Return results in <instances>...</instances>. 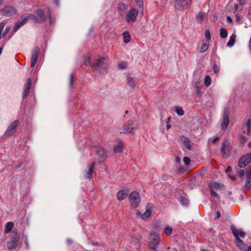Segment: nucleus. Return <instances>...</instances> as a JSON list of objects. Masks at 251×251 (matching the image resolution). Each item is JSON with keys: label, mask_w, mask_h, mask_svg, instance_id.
Masks as SVG:
<instances>
[{"label": "nucleus", "mask_w": 251, "mask_h": 251, "mask_svg": "<svg viewBox=\"0 0 251 251\" xmlns=\"http://www.w3.org/2000/svg\"><path fill=\"white\" fill-rule=\"evenodd\" d=\"M128 193V190L127 189H124L120 190L118 192L117 195V199L119 201L123 200Z\"/></svg>", "instance_id": "aec40b11"}, {"label": "nucleus", "mask_w": 251, "mask_h": 251, "mask_svg": "<svg viewBox=\"0 0 251 251\" xmlns=\"http://www.w3.org/2000/svg\"><path fill=\"white\" fill-rule=\"evenodd\" d=\"M231 230L235 237L237 246L242 250H246L247 245L243 243L242 240L239 238V237L244 238L246 235L245 232L242 230H238L234 226H231Z\"/></svg>", "instance_id": "f257e3e1"}, {"label": "nucleus", "mask_w": 251, "mask_h": 251, "mask_svg": "<svg viewBox=\"0 0 251 251\" xmlns=\"http://www.w3.org/2000/svg\"><path fill=\"white\" fill-rule=\"evenodd\" d=\"M227 32L224 28L220 29V36L223 38H225L227 37Z\"/></svg>", "instance_id": "f704fd0d"}, {"label": "nucleus", "mask_w": 251, "mask_h": 251, "mask_svg": "<svg viewBox=\"0 0 251 251\" xmlns=\"http://www.w3.org/2000/svg\"><path fill=\"white\" fill-rule=\"evenodd\" d=\"M19 240V236L17 233H15L13 234L10 241L7 242V247L10 250L15 249L17 243Z\"/></svg>", "instance_id": "9d476101"}, {"label": "nucleus", "mask_w": 251, "mask_h": 251, "mask_svg": "<svg viewBox=\"0 0 251 251\" xmlns=\"http://www.w3.org/2000/svg\"><path fill=\"white\" fill-rule=\"evenodd\" d=\"M227 21L228 23H231L232 22V19H231V18L230 16H228L227 17Z\"/></svg>", "instance_id": "13d9d810"}, {"label": "nucleus", "mask_w": 251, "mask_h": 251, "mask_svg": "<svg viewBox=\"0 0 251 251\" xmlns=\"http://www.w3.org/2000/svg\"><path fill=\"white\" fill-rule=\"evenodd\" d=\"M244 251H251V246L249 247L246 246V249L244 250Z\"/></svg>", "instance_id": "6e6d98bb"}, {"label": "nucleus", "mask_w": 251, "mask_h": 251, "mask_svg": "<svg viewBox=\"0 0 251 251\" xmlns=\"http://www.w3.org/2000/svg\"><path fill=\"white\" fill-rule=\"evenodd\" d=\"M244 171L243 170H240L238 173V176L240 177H241L244 176Z\"/></svg>", "instance_id": "3c124183"}, {"label": "nucleus", "mask_w": 251, "mask_h": 251, "mask_svg": "<svg viewBox=\"0 0 251 251\" xmlns=\"http://www.w3.org/2000/svg\"><path fill=\"white\" fill-rule=\"evenodd\" d=\"M94 166L95 163L93 162L88 165L85 170V174H84L85 177L87 178H90L91 177L93 172Z\"/></svg>", "instance_id": "f3484780"}, {"label": "nucleus", "mask_w": 251, "mask_h": 251, "mask_svg": "<svg viewBox=\"0 0 251 251\" xmlns=\"http://www.w3.org/2000/svg\"><path fill=\"white\" fill-rule=\"evenodd\" d=\"M67 243L69 244H70L71 243H72V241L71 239H67Z\"/></svg>", "instance_id": "052dcab7"}, {"label": "nucleus", "mask_w": 251, "mask_h": 251, "mask_svg": "<svg viewBox=\"0 0 251 251\" xmlns=\"http://www.w3.org/2000/svg\"><path fill=\"white\" fill-rule=\"evenodd\" d=\"M211 195V196L213 198H218V195L216 193V192L215 191V190H210Z\"/></svg>", "instance_id": "09e8293b"}, {"label": "nucleus", "mask_w": 251, "mask_h": 251, "mask_svg": "<svg viewBox=\"0 0 251 251\" xmlns=\"http://www.w3.org/2000/svg\"><path fill=\"white\" fill-rule=\"evenodd\" d=\"M135 2L137 4V7L141 9H143V0H135Z\"/></svg>", "instance_id": "58836bf2"}, {"label": "nucleus", "mask_w": 251, "mask_h": 251, "mask_svg": "<svg viewBox=\"0 0 251 251\" xmlns=\"http://www.w3.org/2000/svg\"><path fill=\"white\" fill-rule=\"evenodd\" d=\"M177 199L183 205H187L188 204V199L185 196H180L178 197Z\"/></svg>", "instance_id": "c85d7f7f"}, {"label": "nucleus", "mask_w": 251, "mask_h": 251, "mask_svg": "<svg viewBox=\"0 0 251 251\" xmlns=\"http://www.w3.org/2000/svg\"><path fill=\"white\" fill-rule=\"evenodd\" d=\"M232 149L230 144L226 140H225L222 143L221 152L223 156L228 154Z\"/></svg>", "instance_id": "ddd939ff"}, {"label": "nucleus", "mask_w": 251, "mask_h": 251, "mask_svg": "<svg viewBox=\"0 0 251 251\" xmlns=\"http://www.w3.org/2000/svg\"><path fill=\"white\" fill-rule=\"evenodd\" d=\"M211 82V78L210 76L207 75L205 77L204 81V84L205 86L208 87L210 86Z\"/></svg>", "instance_id": "473e14b6"}, {"label": "nucleus", "mask_w": 251, "mask_h": 251, "mask_svg": "<svg viewBox=\"0 0 251 251\" xmlns=\"http://www.w3.org/2000/svg\"><path fill=\"white\" fill-rule=\"evenodd\" d=\"M27 15L29 20H32L34 23H42L46 19L45 15L42 9L37 10L35 13V15L27 14Z\"/></svg>", "instance_id": "7ed1b4c3"}, {"label": "nucleus", "mask_w": 251, "mask_h": 251, "mask_svg": "<svg viewBox=\"0 0 251 251\" xmlns=\"http://www.w3.org/2000/svg\"><path fill=\"white\" fill-rule=\"evenodd\" d=\"M127 64H119L118 68L121 70H124L127 67Z\"/></svg>", "instance_id": "de8ad7c7"}, {"label": "nucleus", "mask_w": 251, "mask_h": 251, "mask_svg": "<svg viewBox=\"0 0 251 251\" xmlns=\"http://www.w3.org/2000/svg\"><path fill=\"white\" fill-rule=\"evenodd\" d=\"M183 162L186 166H188L190 162V159L188 157H184L183 158Z\"/></svg>", "instance_id": "a18cd8bd"}, {"label": "nucleus", "mask_w": 251, "mask_h": 251, "mask_svg": "<svg viewBox=\"0 0 251 251\" xmlns=\"http://www.w3.org/2000/svg\"><path fill=\"white\" fill-rule=\"evenodd\" d=\"M180 158H179V157H177L176 158V161L177 162H180Z\"/></svg>", "instance_id": "680f3d73"}, {"label": "nucleus", "mask_w": 251, "mask_h": 251, "mask_svg": "<svg viewBox=\"0 0 251 251\" xmlns=\"http://www.w3.org/2000/svg\"><path fill=\"white\" fill-rule=\"evenodd\" d=\"M74 84V75L73 74H71L70 75L69 78V85L70 86H73Z\"/></svg>", "instance_id": "37998d69"}, {"label": "nucleus", "mask_w": 251, "mask_h": 251, "mask_svg": "<svg viewBox=\"0 0 251 251\" xmlns=\"http://www.w3.org/2000/svg\"><path fill=\"white\" fill-rule=\"evenodd\" d=\"M219 140V137H215L214 139H213L212 141V142L213 143H216L217 141H218Z\"/></svg>", "instance_id": "603ef678"}, {"label": "nucleus", "mask_w": 251, "mask_h": 251, "mask_svg": "<svg viewBox=\"0 0 251 251\" xmlns=\"http://www.w3.org/2000/svg\"><path fill=\"white\" fill-rule=\"evenodd\" d=\"M175 111L179 116H182L184 114L182 108L179 106H176L175 107Z\"/></svg>", "instance_id": "72a5a7b5"}, {"label": "nucleus", "mask_w": 251, "mask_h": 251, "mask_svg": "<svg viewBox=\"0 0 251 251\" xmlns=\"http://www.w3.org/2000/svg\"><path fill=\"white\" fill-rule=\"evenodd\" d=\"M222 185L221 183L214 182L210 185V190H218L221 189Z\"/></svg>", "instance_id": "4be33fe9"}, {"label": "nucleus", "mask_w": 251, "mask_h": 251, "mask_svg": "<svg viewBox=\"0 0 251 251\" xmlns=\"http://www.w3.org/2000/svg\"><path fill=\"white\" fill-rule=\"evenodd\" d=\"M138 14V11L135 8H131L126 15V21L128 23H134L136 21Z\"/></svg>", "instance_id": "39448f33"}, {"label": "nucleus", "mask_w": 251, "mask_h": 251, "mask_svg": "<svg viewBox=\"0 0 251 251\" xmlns=\"http://www.w3.org/2000/svg\"><path fill=\"white\" fill-rule=\"evenodd\" d=\"M234 7H235V11H237L238 8V6L237 4H235V6H234Z\"/></svg>", "instance_id": "0e129e2a"}, {"label": "nucleus", "mask_w": 251, "mask_h": 251, "mask_svg": "<svg viewBox=\"0 0 251 251\" xmlns=\"http://www.w3.org/2000/svg\"><path fill=\"white\" fill-rule=\"evenodd\" d=\"M230 177L233 179H235V176H230Z\"/></svg>", "instance_id": "338daca9"}, {"label": "nucleus", "mask_w": 251, "mask_h": 251, "mask_svg": "<svg viewBox=\"0 0 251 251\" xmlns=\"http://www.w3.org/2000/svg\"><path fill=\"white\" fill-rule=\"evenodd\" d=\"M153 208V204L149 203L146 207V211L141 215V218L144 221L147 220L151 216Z\"/></svg>", "instance_id": "f8f14e48"}, {"label": "nucleus", "mask_w": 251, "mask_h": 251, "mask_svg": "<svg viewBox=\"0 0 251 251\" xmlns=\"http://www.w3.org/2000/svg\"><path fill=\"white\" fill-rule=\"evenodd\" d=\"M231 170V167L230 166H228L227 168L226 169L225 171L226 173H228Z\"/></svg>", "instance_id": "4d7b16f0"}, {"label": "nucleus", "mask_w": 251, "mask_h": 251, "mask_svg": "<svg viewBox=\"0 0 251 251\" xmlns=\"http://www.w3.org/2000/svg\"><path fill=\"white\" fill-rule=\"evenodd\" d=\"M123 150V145L122 143H119L118 145L114 147L113 151L115 153H120Z\"/></svg>", "instance_id": "b1692460"}, {"label": "nucleus", "mask_w": 251, "mask_h": 251, "mask_svg": "<svg viewBox=\"0 0 251 251\" xmlns=\"http://www.w3.org/2000/svg\"><path fill=\"white\" fill-rule=\"evenodd\" d=\"M245 187L250 188L251 187V173H248Z\"/></svg>", "instance_id": "393cba45"}, {"label": "nucleus", "mask_w": 251, "mask_h": 251, "mask_svg": "<svg viewBox=\"0 0 251 251\" xmlns=\"http://www.w3.org/2000/svg\"><path fill=\"white\" fill-rule=\"evenodd\" d=\"M55 4H56V5H59L58 0H55Z\"/></svg>", "instance_id": "69168bd1"}, {"label": "nucleus", "mask_w": 251, "mask_h": 251, "mask_svg": "<svg viewBox=\"0 0 251 251\" xmlns=\"http://www.w3.org/2000/svg\"><path fill=\"white\" fill-rule=\"evenodd\" d=\"M124 41L126 43H128L130 40V35L128 31H125L123 33Z\"/></svg>", "instance_id": "bb28decb"}, {"label": "nucleus", "mask_w": 251, "mask_h": 251, "mask_svg": "<svg viewBox=\"0 0 251 251\" xmlns=\"http://www.w3.org/2000/svg\"><path fill=\"white\" fill-rule=\"evenodd\" d=\"M97 152L99 156V163L103 162L105 159L107 157V154L105 149L102 147H99L97 148Z\"/></svg>", "instance_id": "9b49d317"}, {"label": "nucleus", "mask_w": 251, "mask_h": 251, "mask_svg": "<svg viewBox=\"0 0 251 251\" xmlns=\"http://www.w3.org/2000/svg\"><path fill=\"white\" fill-rule=\"evenodd\" d=\"M102 64H92V68L96 71L98 72H101V71L100 70V66Z\"/></svg>", "instance_id": "e433bc0d"}, {"label": "nucleus", "mask_w": 251, "mask_h": 251, "mask_svg": "<svg viewBox=\"0 0 251 251\" xmlns=\"http://www.w3.org/2000/svg\"><path fill=\"white\" fill-rule=\"evenodd\" d=\"M15 13V10L14 8L11 6L5 7L2 11V14L6 17H9Z\"/></svg>", "instance_id": "a211bd4d"}, {"label": "nucleus", "mask_w": 251, "mask_h": 251, "mask_svg": "<svg viewBox=\"0 0 251 251\" xmlns=\"http://www.w3.org/2000/svg\"><path fill=\"white\" fill-rule=\"evenodd\" d=\"M31 78H28L26 80V81L24 85V93L23 94V99H25L27 97L28 94H29V90H30V87H31Z\"/></svg>", "instance_id": "dca6fc26"}, {"label": "nucleus", "mask_w": 251, "mask_h": 251, "mask_svg": "<svg viewBox=\"0 0 251 251\" xmlns=\"http://www.w3.org/2000/svg\"><path fill=\"white\" fill-rule=\"evenodd\" d=\"M229 124V118L228 110L225 108L223 113V121L221 124V128L222 130H226Z\"/></svg>", "instance_id": "4468645a"}, {"label": "nucleus", "mask_w": 251, "mask_h": 251, "mask_svg": "<svg viewBox=\"0 0 251 251\" xmlns=\"http://www.w3.org/2000/svg\"><path fill=\"white\" fill-rule=\"evenodd\" d=\"M166 127H167V129H169V128H171V125L167 124V125H166Z\"/></svg>", "instance_id": "e2e57ef3"}, {"label": "nucleus", "mask_w": 251, "mask_h": 251, "mask_svg": "<svg viewBox=\"0 0 251 251\" xmlns=\"http://www.w3.org/2000/svg\"><path fill=\"white\" fill-rule=\"evenodd\" d=\"M39 50V48L37 47L33 48L31 53V63H36L37 61Z\"/></svg>", "instance_id": "6ab92c4d"}, {"label": "nucleus", "mask_w": 251, "mask_h": 251, "mask_svg": "<svg viewBox=\"0 0 251 251\" xmlns=\"http://www.w3.org/2000/svg\"><path fill=\"white\" fill-rule=\"evenodd\" d=\"M216 214H217V217L216 218H220V216H221V214H220V212L219 211H217V212H216Z\"/></svg>", "instance_id": "bf43d9fd"}, {"label": "nucleus", "mask_w": 251, "mask_h": 251, "mask_svg": "<svg viewBox=\"0 0 251 251\" xmlns=\"http://www.w3.org/2000/svg\"><path fill=\"white\" fill-rule=\"evenodd\" d=\"M239 2L240 5H243L245 4L246 0H238Z\"/></svg>", "instance_id": "864d4df0"}, {"label": "nucleus", "mask_w": 251, "mask_h": 251, "mask_svg": "<svg viewBox=\"0 0 251 251\" xmlns=\"http://www.w3.org/2000/svg\"><path fill=\"white\" fill-rule=\"evenodd\" d=\"M236 19L237 22H239L241 20V17L238 15H236Z\"/></svg>", "instance_id": "5fc2aeb1"}, {"label": "nucleus", "mask_w": 251, "mask_h": 251, "mask_svg": "<svg viewBox=\"0 0 251 251\" xmlns=\"http://www.w3.org/2000/svg\"><path fill=\"white\" fill-rule=\"evenodd\" d=\"M247 127V134L250 135L251 132V119H249L246 124Z\"/></svg>", "instance_id": "7c9ffc66"}, {"label": "nucleus", "mask_w": 251, "mask_h": 251, "mask_svg": "<svg viewBox=\"0 0 251 251\" xmlns=\"http://www.w3.org/2000/svg\"><path fill=\"white\" fill-rule=\"evenodd\" d=\"M172 230L173 228L171 226H167L165 228H164V232L165 234H166L167 235H170L172 233Z\"/></svg>", "instance_id": "2f4dec72"}, {"label": "nucleus", "mask_w": 251, "mask_h": 251, "mask_svg": "<svg viewBox=\"0 0 251 251\" xmlns=\"http://www.w3.org/2000/svg\"><path fill=\"white\" fill-rule=\"evenodd\" d=\"M129 201L132 207H137L141 201L140 196L139 193L135 191L131 193L129 196Z\"/></svg>", "instance_id": "423d86ee"}, {"label": "nucleus", "mask_w": 251, "mask_h": 251, "mask_svg": "<svg viewBox=\"0 0 251 251\" xmlns=\"http://www.w3.org/2000/svg\"><path fill=\"white\" fill-rule=\"evenodd\" d=\"M29 20L27 14L23 15L20 19L18 21L15 25L13 32H11L12 36L15 32L17 31L22 26H23L27 21Z\"/></svg>", "instance_id": "0eeeda50"}, {"label": "nucleus", "mask_w": 251, "mask_h": 251, "mask_svg": "<svg viewBox=\"0 0 251 251\" xmlns=\"http://www.w3.org/2000/svg\"><path fill=\"white\" fill-rule=\"evenodd\" d=\"M213 70H214V72L215 73H218L220 70V68L219 67L216 65H214L213 66Z\"/></svg>", "instance_id": "8fccbe9b"}, {"label": "nucleus", "mask_w": 251, "mask_h": 251, "mask_svg": "<svg viewBox=\"0 0 251 251\" xmlns=\"http://www.w3.org/2000/svg\"><path fill=\"white\" fill-rule=\"evenodd\" d=\"M13 223L9 222L6 223L5 226V233L6 234L9 233L13 227Z\"/></svg>", "instance_id": "a878e982"}, {"label": "nucleus", "mask_w": 251, "mask_h": 251, "mask_svg": "<svg viewBox=\"0 0 251 251\" xmlns=\"http://www.w3.org/2000/svg\"><path fill=\"white\" fill-rule=\"evenodd\" d=\"M127 80L128 85L131 87H134L135 86V83L133 77L128 75L127 76Z\"/></svg>", "instance_id": "c756f323"}, {"label": "nucleus", "mask_w": 251, "mask_h": 251, "mask_svg": "<svg viewBox=\"0 0 251 251\" xmlns=\"http://www.w3.org/2000/svg\"><path fill=\"white\" fill-rule=\"evenodd\" d=\"M251 162V153H247L242 156L239 160L238 166L244 168Z\"/></svg>", "instance_id": "6e6552de"}, {"label": "nucleus", "mask_w": 251, "mask_h": 251, "mask_svg": "<svg viewBox=\"0 0 251 251\" xmlns=\"http://www.w3.org/2000/svg\"><path fill=\"white\" fill-rule=\"evenodd\" d=\"M236 35L235 34H232L229 37V40L227 43V46L228 47H232L235 44Z\"/></svg>", "instance_id": "5701e85b"}, {"label": "nucleus", "mask_w": 251, "mask_h": 251, "mask_svg": "<svg viewBox=\"0 0 251 251\" xmlns=\"http://www.w3.org/2000/svg\"><path fill=\"white\" fill-rule=\"evenodd\" d=\"M134 129L133 123L131 121L126 122L123 128V132L124 133H130Z\"/></svg>", "instance_id": "2eb2a0df"}, {"label": "nucleus", "mask_w": 251, "mask_h": 251, "mask_svg": "<svg viewBox=\"0 0 251 251\" xmlns=\"http://www.w3.org/2000/svg\"><path fill=\"white\" fill-rule=\"evenodd\" d=\"M204 18V14L202 12H199L196 16V20L198 23H202Z\"/></svg>", "instance_id": "cd10ccee"}, {"label": "nucleus", "mask_w": 251, "mask_h": 251, "mask_svg": "<svg viewBox=\"0 0 251 251\" xmlns=\"http://www.w3.org/2000/svg\"><path fill=\"white\" fill-rule=\"evenodd\" d=\"M10 30V26H7L5 29L4 31L3 32L2 36H4L5 35H6L9 32Z\"/></svg>", "instance_id": "49530a36"}, {"label": "nucleus", "mask_w": 251, "mask_h": 251, "mask_svg": "<svg viewBox=\"0 0 251 251\" xmlns=\"http://www.w3.org/2000/svg\"><path fill=\"white\" fill-rule=\"evenodd\" d=\"M106 61V58L104 57H99L97 59V63H104Z\"/></svg>", "instance_id": "c03bdc74"}, {"label": "nucleus", "mask_w": 251, "mask_h": 251, "mask_svg": "<svg viewBox=\"0 0 251 251\" xmlns=\"http://www.w3.org/2000/svg\"><path fill=\"white\" fill-rule=\"evenodd\" d=\"M205 36L206 38V40H208V41L211 39V34L209 30L207 29L205 32Z\"/></svg>", "instance_id": "ea45409f"}, {"label": "nucleus", "mask_w": 251, "mask_h": 251, "mask_svg": "<svg viewBox=\"0 0 251 251\" xmlns=\"http://www.w3.org/2000/svg\"><path fill=\"white\" fill-rule=\"evenodd\" d=\"M83 59L84 63H89L92 61L88 55H84L83 56Z\"/></svg>", "instance_id": "79ce46f5"}, {"label": "nucleus", "mask_w": 251, "mask_h": 251, "mask_svg": "<svg viewBox=\"0 0 251 251\" xmlns=\"http://www.w3.org/2000/svg\"><path fill=\"white\" fill-rule=\"evenodd\" d=\"M6 24L5 21H2L0 23V39L1 37V32L2 30L3 29L4 26H5Z\"/></svg>", "instance_id": "a19ab883"}, {"label": "nucleus", "mask_w": 251, "mask_h": 251, "mask_svg": "<svg viewBox=\"0 0 251 251\" xmlns=\"http://www.w3.org/2000/svg\"><path fill=\"white\" fill-rule=\"evenodd\" d=\"M118 8L119 11H124L127 8V6L123 3H120L118 4Z\"/></svg>", "instance_id": "c9c22d12"}, {"label": "nucleus", "mask_w": 251, "mask_h": 251, "mask_svg": "<svg viewBox=\"0 0 251 251\" xmlns=\"http://www.w3.org/2000/svg\"><path fill=\"white\" fill-rule=\"evenodd\" d=\"M19 125V121L17 120H15L11 123L7 127L4 134L6 136H9L13 134L16 131V128Z\"/></svg>", "instance_id": "1a4fd4ad"}, {"label": "nucleus", "mask_w": 251, "mask_h": 251, "mask_svg": "<svg viewBox=\"0 0 251 251\" xmlns=\"http://www.w3.org/2000/svg\"><path fill=\"white\" fill-rule=\"evenodd\" d=\"M184 144L185 146V147L187 148V149H188V150H190L191 149V146L190 142V140L188 138H186L184 140Z\"/></svg>", "instance_id": "4c0bfd02"}, {"label": "nucleus", "mask_w": 251, "mask_h": 251, "mask_svg": "<svg viewBox=\"0 0 251 251\" xmlns=\"http://www.w3.org/2000/svg\"><path fill=\"white\" fill-rule=\"evenodd\" d=\"M209 47V41L208 40H203L200 48L199 52L202 53L207 50Z\"/></svg>", "instance_id": "412c9836"}, {"label": "nucleus", "mask_w": 251, "mask_h": 251, "mask_svg": "<svg viewBox=\"0 0 251 251\" xmlns=\"http://www.w3.org/2000/svg\"><path fill=\"white\" fill-rule=\"evenodd\" d=\"M248 146L251 149V142L249 143Z\"/></svg>", "instance_id": "774afa93"}, {"label": "nucleus", "mask_w": 251, "mask_h": 251, "mask_svg": "<svg viewBox=\"0 0 251 251\" xmlns=\"http://www.w3.org/2000/svg\"><path fill=\"white\" fill-rule=\"evenodd\" d=\"M192 0H175L174 6L179 11L187 9L190 5Z\"/></svg>", "instance_id": "20e7f679"}, {"label": "nucleus", "mask_w": 251, "mask_h": 251, "mask_svg": "<svg viewBox=\"0 0 251 251\" xmlns=\"http://www.w3.org/2000/svg\"><path fill=\"white\" fill-rule=\"evenodd\" d=\"M160 241L159 233L151 232L149 237V246L152 249H156Z\"/></svg>", "instance_id": "f03ea898"}]
</instances>
